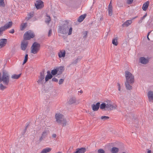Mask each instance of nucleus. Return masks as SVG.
Instances as JSON below:
<instances>
[{
    "label": "nucleus",
    "instance_id": "obj_1",
    "mask_svg": "<svg viewBox=\"0 0 153 153\" xmlns=\"http://www.w3.org/2000/svg\"><path fill=\"white\" fill-rule=\"evenodd\" d=\"M10 76L8 72L6 71H2V74L0 73V83L2 82L3 84H0V89L3 91L6 89L10 82Z\"/></svg>",
    "mask_w": 153,
    "mask_h": 153
},
{
    "label": "nucleus",
    "instance_id": "obj_2",
    "mask_svg": "<svg viewBox=\"0 0 153 153\" xmlns=\"http://www.w3.org/2000/svg\"><path fill=\"white\" fill-rule=\"evenodd\" d=\"M73 28L70 25L68 21H66L62 26H60L58 29V32L63 34L68 33V35H71L72 33Z\"/></svg>",
    "mask_w": 153,
    "mask_h": 153
},
{
    "label": "nucleus",
    "instance_id": "obj_3",
    "mask_svg": "<svg viewBox=\"0 0 153 153\" xmlns=\"http://www.w3.org/2000/svg\"><path fill=\"white\" fill-rule=\"evenodd\" d=\"M56 121L59 124H62L63 126H66V120L64 118L63 115L60 113H56L55 115Z\"/></svg>",
    "mask_w": 153,
    "mask_h": 153
},
{
    "label": "nucleus",
    "instance_id": "obj_4",
    "mask_svg": "<svg viewBox=\"0 0 153 153\" xmlns=\"http://www.w3.org/2000/svg\"><path fill=\"white\" fill-rule=\"evenodd\" d=\"M125 73L126 82H130V84H133L134 81V76L128 71H126Z\"/></svg>",
    "mask_w": 153,
    "mask_h": 153
},
{
    "label": "nucleus",
    "instance_id": "obj_5",
    "mask_svg": "<svg viewBox=\"0 0 153 153\" xmlns=\"http://www.w3.org/2000/svg\"><path fill=\"white\" fill-rule=\"evenodd\" d=\"M40 44L36 42H34L31 47V53H36L40 49Z\"/></svg>",
    "mask_w": 153,
    "mask_h": 153
},
{
    "label": "nucleus",
    "instance_id": "obj_6",
    "mask_svg": "<svg viewBox=\"0 0 153 153\" xmlns=\"http://www.w3.org/2000/svg\"><path fill=\"white\" fill-rule=\"evenodd\" d=\"M34 33L30 30H28L24 34L23 38L24 40L27 41L33 38L35 36Z\"/></svg>",
    "mask_w": 153,
    "mask_h": 153
},
{
    "label": "nucleus",
    "instance_id": "obj_7",
    "mask_svg": "<svg viewBox=\"0 0 153 153\" xmlns=\"http://www.w3.org/2000/svg\"><path fill=\"white\" fill-rule=\"evenodd\" d=\"M45 70L43 69L42 71L40 72V75L39 76V79L37 81L39 85H42L44 84V81L45 78Z\"/></svg>",
    "mask_w": 153,
    "mask_h": 153
},
{
    "label": "nucleus",
    "instance_id": "obj_8",
    "mask_svg": "<svg viewBox=\"0 0 153 153\" xmlns=\"http://www.w3.org/2000/svg\"><path fill=\"white\" fill-rule=\"evenodd\" d=\"M50 133V131L48 130H45L42 133L38 141L39 143L41 142L44 139H45L47 137L48 134Z\"/></svg>",
    "mask_w": 153,
    "mask_h": 153
},
{
    "label": "nucleus",
    "instance_id": "obj_9",
    "mask_svg": "<svg viewBox=\"0 0 153 153\" xmlns=\"http://www.w3.org/2000/svg\"><path fill=\"white\" fill-rule=\"evenodd\" d=\"M139 62L143 64L146 65L149 63V58H146L144 57H141L139 59Z\"/></svg>",
    "mask_w": 153,
    "mask_h": 153
},
{
    "label": "nucleus",
    "instance_id": "obj_10",
    "mask_svg": "<svg viewBox=\"0 0 153 153\" xmlns=\"http://www.w3.org/2000/svg\"><path fill=\"white\" fill-rule=\"evenodd\" d=\"M35 5L37 9H40L43 7V3L41 0H39L36 1Z\"/></svg>",
    "mask_w": 153,
    "mask_h": 153
},
{
    "label": "nucleus",
    "instance_id": "obj_11",
    "mask_svg": "<svg viewBox=\"0 0 153 153\" xmlns=\"http://www.w3.org/2000/svg\"><path fill=\"white\" fill-rule=\"evenodd\" d=\"M28 45V42L27 41L23 40L21 42V48L22 50L25 51L27 48Z\"/></svg>",
    "mask_w": 153,
    "mask_h": 153
},
{
    "label": "nucleus",
    "instance_id": "obj_12",
    "mask_svg": "<svg viewBox=\"0 0 153 153\" xmlns=\"http://www.w3.org/2000/svg\"><path fill=\"white\" fill-rule=\"evenodd\" d=\"M117 106L116 105H113L110 103H108L106 104V110H111L113 108L115 109Z\"/></svg>",
    "mask_w": 153,
    "mask_h": 153
},
{
    "label": "nucleus",
    "instance_id": "obj_13",
    "mask_svg": "<svg viewBox=\"0 0 153 153\" xmlns=\"http://www.w3.org/2000/svg\"><path fill=\"white\" fill-rule=\"evenodd\" d=\"M7 42V39H0V48H3L5 46Z\"/></svg>",
    "mask_w": 153,
    "mask_h": 153
},
{
    "label": "nucleus",
    "instance_id": "obj_14",
    "mask_svg": "<svg viewBox=\"0 0 153 153\" xmlns=\"http://www.w3.org/2000/svg\"><path fill=\"white\" fill-rule=\"evenodd\" d=\"M100 102H97L96 104H93L91 105V107L92 110L94 111H97L99 109L100 106Z\"/></svg>",
    "mask_w": 153,
    "mask_h": 153
},
{
    "label": "nucleus",
    "instance_id": "obj_15",
    "mask_svg": "<svg viewBox=\"0 0 153 153\" xmlns=\"http://www.w3.org/2000/svg\"><path fill=\"white\" fill-rule=\"evenodd\" d=\"M47 75L45 77V82L48 81L49 79H51L53 77V76L51 74L50 71H48L47 72Z\"/></svg>",
    "mask_w": 153,
    "mask_h": 153
},
{
    "label": "nucleus",
    "instance_id": "obj_16",
    "mask_svg": "<svg viewBox=\"0 0 153 153\" xmlns=\"http://www.w3.org/2000/svg\"><path fill=\"white\" fill-rule=\"evenodd\" d=\"M76 151L74 153H84L86 150L85 148H81L77 149Z\"/></svg>",
    "mask_w": 153,
    "mask_h": 153
},
{
    "label": "nucleus",
    "instance_id": "obj_17",
    "mask_svg": "<svg viewBox=\"0 0 153 153\" xmlns=\"http://www.w3.org/2000/svg\"><path fill=\"white\" fill-rule=\"evenodd\" d=\"M34 15V13L33 12L28 13L27 15V17H26L25 19L27 21H28L32 18Z\"/></svg>",
    "mask_w": 153,
    "mask_h": 153
},
{
    "label": "nucleus",
    "instance_id": "obj_18",
    "mask_svg": "<svg viewBox=\"0 0 153 153\" xmlns=\"http://www.w3.org/2000/svg\"><path fill=\"white\" fill-rule=\"evenodd\" d=\"M65 50H60L59 52L58 53V56L59 57H64L65 56Z\"/></svg>",
    "mask_w": 153,
    "mask_h": 153
},
{
    "label": "nucleus",
    "instance_id": "obj_19",
    "mask_svg": "<svg viewBox=\"0 0 153 153\" xmlns=\"http://www.w3.org/2000/svg\"><path fill=\"white\" fill-rule=\"evenodd\" d=\"M13 23L12 22H9L3 26L5 30L11 27Z\"/></svg>",
    "mask_w": 153,
    "mask_h": 153
},
{
    "label": "nucleus",
    "instance_id": "obj_20",
    "mask_svg": "<svg viewBox=\"0 0 153 153\" xmlns=\"http://www.w3.org/2000/svg\"><path fill=\"white\" fill-rule=\"evenodd\" d=\"M76 102V99L75 97H70L68 103L71 105L75 103Z\"/></svg>",
    "mask_w": 153,
    "mask_h": 153
},
{
    "label": "nucleus",
    "instance_id": "obj_21",
    "mask_svg": "<svg viewBox=\"0 0 153 153\" xmlns=\"http://www.w3.org/2000/svg\"><path fill=\"white\" fill-rule=\"evenodd\" d=\"M56 69L57 72V74L59 75L61 74L63 71L64 70V67L63 66L58 67L56 68Z\"/></svg>",
    "mask_w": 153,
    "mask_h": 153
},
{
    "label": "nucleus",
    "instance_id": "obj_22",
    "mask_svg": "<svg viewBox=\"0 0 153 153\" xmlns=\"http://www.w3.org/2000/svg\"><path fill=\"white\" fill-rule=\"evenodd\" d=\"M148 96L150 101L153 100V91H149L148 93Z\"/></svg>",
    "mask_w": 153,
    "mask_h": 153
},
{
    "label": "nucleus",
    "instance_id": "obj_23",
    "mask_svg": "<svg viewBox=\"0 0 153 153\" xmlns=\"http://www.w3.org/2000/svg\"><path fill=\"white\" fill-rule=\"evenodd\" d=\"M132 22L131 20L126 21L122 25L123 27H127L130 25Z\"/></svg>",
    "mask_w": 153,
    "mask_h": 153
},
{
    "label": "nucleus",
    "instance_id": "obj_24",
    "mask_svg": "<svg viewBox=\"0 0 153 153\" xmlns=\"http://www.w3.org/2000/svg\"><path fill=\"white\" fill-rule=\"evenodd\" d=\"M86 16V14H84L83 15H81L79 16L78 19V21L79 22H82L84 19L85 18Z\"/></svg>",
    "mask_w": 153,
    "mask_h": 153
},
{
    "label": "nucleus",
    "instance_id": "obj_25",
    "mask_svg": "<svg viewBox=\"0 0 153 153\" xmlns=\"http://www.w3.org/2000/svg\"><path fill=\"white\" fill-rule=\"evenodd\" d=\"M130 82H126L125 83L126 88L127 90H131L132 89V87L131 85Z\"/></svg>",
    "mask_w": 153,
    "mask_h": 153
},
{
    "label": "nucleus",
    "instance_id": "obj_26",
    "mask_svg": "<svg viewBox=\"0 0 153 153\" xmlns=\"http://www.w3.org/2000/svg\"><path fill=\"white\" fill-rule=\"evenodd\" d=\"M149 2L147 1L143 4L142 9L143 10L146 11L147 10L149 7Z\"/></svg>",
    "mask_w": 153,
    "mask_h": 153
},
{
    "label": "nucleus",
    "instance_id": "obj_27",
    "mask_svg": "<svg viewBox=\"0 0 153 153\" xmlns=\"http://www.w3.org/2000/svg\"><path fill=\"white\" fill-rule=\"evenodd\" d=\"M51 150V149L48 147L42 150L41 153H47L50 152Z\"/></svg>",
    "mask_w": 153,
    "mask_h": 153
},
{
    "label": "nucleus",
    "instance_id": "obj_28",
    "mask_svg": "<svg viewBox=\"0 0 153 153\" xmlns=\"http://www.w3.org/2000/svg\"><path fill=\"white\" fill-rule=\"evenodd\" d=\"M46 16L47 18L45 19V22L46 23L48 24L51 21V18L48 14H46Z\"/></svg>",
    "mask_w": 153,
    "mask_h": 153
},
{
    "label": "nucleus",
    "instance_id": "obj_29",
    "mask_svg": "<svg viewBox=\"0 0 153 153\" xmlns=\"http://www.w3.org/2000/svg\"><path fill=\"white\" fill-rule=\"evenodd\" d=\"M119 149L118 148L116 147H113L111 150V152L112 153H117L119 152Z\"/></svg>",
    "mask_w": 153,
    "mask_h": 153
},
{
    "label": "nucleus",
    "instance_id": "obj_30",
    "mask_svg": "<svg viewBox=\"0 0 153 153\" xmlns=\"http://www.w3.org/2000/svg\"><path fill=\"white\" fill-rule=\"evenodd\" d=\"M82 58L81 56H78L75 60H74L72 62V64H76L79 61H80Z\"/></svg>",
    "mask_w": 153,
    "mask_h": 153
},
{
    "label": "nucleus",
    "instance_id": "obj_31",
    "mask_svg": "<svg viewBox=\"0 0 153 153\" xmlns=\"http://www.w3.org/2000/svg\"><path fill=\"white\" fill-rule=\"evenodd\" d=\"M27 23H22L20 26V29L21 30H24L27 26Z\"/></svg>",
    "mask_w": 153,
    "mask_h": 153
},
{
    "label": "nucleus",
    "instance_id": "obj_32",
    "mask_svg": "<svg viewBox=\"0 0 153 153\" xmlns=\"http://www.w3.org/2000/svg\"><path fill=\"white\" fill-rule=\"evenodd\" d=\"M100 108L104 111L106 110V104L105 103H102L100 105Z\"/></svg>",
    "mask_w": 153,
    "mask_h": 153
},
{
    "label": "nucleus",
    "instance_id": "obj_33",
    "mask_svg": "<svg viewBox=\"0 0 153 153\" xmlns=\"http://www.w3.org/2000/svg\"><path fill=\"white\" fill-rule=\"evenodd\" d=\"M21 75V74L18 75L14 74L12 75L11 77L12 79H17L20 77Z\"/></svg>",
    "mask_w": 153,
    "mask_h": 153
},
{
    "label": "nucleus",
    "instance_id": "obj_34",
    "mask_svg": "<svg viewBox=\"0 0 153 153\" xmlns=\"http://www.w3.org/2000/svg\"><path fill=\"white\" fill-rule=\"evenodd\" d=\"M117 39L118 38L117 37L113 39L112 41V43L115 46H117V45L118 44V43L117 42Z\"/></svg>",
    "mask_w": 153,
    "mask_h": 153
},
{
    "label": "nucleus",
    "instance_id": "obj_35",
    "mask_svg": "<svg viewBox=\"0 0 153 153\" xmlns=\"http://www.w3.org/2000/svg\"><path fill=\"white\" fill-rule=\"evenodd\" d=\"M51 73L52 76L53 75H55L56 74H57V72L56 68V69H54L52 70V71Z\"/></svg>",
    "mask_w": 153,
    "mask_h": 153
},
{
    "label": "nucleus",
    "instance_id": "obj_36",
    "mask_svg": "<svg viewBox=\"0 0 153 153\" xmlns=\"http://www.w3.org/2000/svg\"><path fill=\"white\" fill-rule=\"evenodd\" d=\"M108 15L109 16H111L112 14L113 10L112 7L108 8Z\"/></svg>",
    "mask_w": 153,
    "mask_h": 153
},
{
    "label": "nucleus",
    "instance_id": "obj_37",
    "mask_svg": "<svg viewBox=\"0 0 153 153\" xmlns=\"http://www.w3.org/2000/svg\"><path fill=\"white\" fill-rule=\"evenodd\" d=\"M5 30L4 28L3 27V26L0 27V36L2 35L3 32Z\"/></svg>",
    "mask_w": 153,
    "mask_h": 153
},
{
    "label": "nucleus",
    "instance_id": "obj_38",
    "mask_svg": "<svg viewBox=\"0 0 153 153\" xmlns=\"http://www.w3.org/2000/svg\"><path fill=\"white\" fill-rule=\"evenodd\" d=\"M4 0H0V7H4L5 6V4L4 2Z\"/></svg>",
    "mask_w": 153,
    "mask_h": 153
},
{
    "label": "nucleus",
    "instance_id": "obj_39",
    "mask_svg": "<svg viewBox=\"0 0 153 153\" xmlns=\"http://www.w3.org/2000/svg\"><path fill=\"white\" fill-rule=\"evenodd\" d=\"M28 55L27 54H26L25 55V59L23 62V65H24L25 64L27 61L28 60Z\"/></svg>",
    "mask_w": 153,
    "mask_h": 153
},
{
    "label": "nucleus",
    "instance_id": "obj_40",
    "mask_svg": "<svg viewBox=\"0 0 153 153\" xmlns=\"http://www.w3.org/2000/svg\"><path fill=\"white\" fill-rule=\"evenodd\" d=\"M87 31H84L83 32V38L85 39L87 37Z\"/></svg>",
    "mask_w": 153,
    "mask_h": 153
},
{
    "label": "nucleus",
    "instance_id": "obj_41",
    "mask_svg": "<svg viewBox=\"0 0 153 153\" xmlns=\"http://www.w3.org/2000/svg\"><path fill=\"white\" fill-rule=\"evenodd\" d=\"M109 118V117H108L106 116H102L101 117V119L103 120H104L108 119Z\"/></svg>",
    "mask_w": 153,
    "mask_h": 153
},
{
    "label": "nucleus",
    "instance_id": "obj_42",
    "mask_svg": "<svg viewBox=\"0 0 153 153\" xmlns=\"http://www.w3.org/2000/svg\"><path fill=\"white\" fill-rule=\"evenodd\" d=\"M105 152L104 150L102 149H100L98 150V153H105Z\"/></svg>",
    "mask_w": 153,
    "mask_h": 153
},
{
    "label": "nucleus",
    "instance_id": "obj_43",
    "mask_svg": "<svg viewBox=\"0 0 153 153\" xmlns=\"http://www.w3.org/2000/svg\"><path fill=\"white\" fill-rule=\"evenodd\" d=\"M64 79H60L59 81V85L62 84L63 83V82H64Z\"/></svg>",
    "mask_w": 153,
    "mask_h": 153
},
{
    "label": "nucleus",
    "instance_id": "obj_44",
    "mask_svg": "<svg viewBox=\"0 0 153 153\" xmlns=\"http://www.w3.org/2000/svg\"><path fill=\"white\" fill-rule=\"evenodd\" d=\"M133 0H127V3L128 4H130L132 3Z\"/></svg>",
    "mask_w": 153,
    "mask_h": 153
},
{
    "label": "nucleus",
    "instance_id": "obj_45",
    "mask_svg": "<svg viewBox=\"0 0 153 153\" xmlns=\"http://www.w3.org/2000/svg\"><path fill=\"white\" fill-rule=\"evenodd\" d=\"M52 81L56 82H58V80L55 77H53L52 79Z\"/></svg>",
    "mask_w": 153,
    "mask_h": 153
},
{
    "label": "nucleus",
    "instance_id": "obj_46",
    "mask_svg": "<svg viewBox=\"0 0 153 153\" xmlns=\"http://www.w3.org/2000/svg\"><path fill=\"white\" fill-rule=\"evenodd\" d=\"M117 85L118 90L119 91H120V89H121L120 85L119 83H117Z\"/></svg>",
    "mask_w": 153,
    "mask_h": 153
},
{
    "label": "nucleus",
    "instance_id": "obj_47",
    "mask_svg": "<svg viewBox=\"0 0 153 153\" xmlns=\"http://www.w3.org/2000/svg\"><path fill=\"white\" fill-rule=\"evenodd\" d=\"M52 30L51 29H50L48 33V36H50L51 35Z\"/></svg>",
    "mask_w": 153,
    "mask_h": 153
},
{
    "label": "nucleus",
    "instance_id": "obj_48",
    "mask_svg": "<svg viewBox=\"0 0 153 153\" xmlns=\"http://www.w3.org/2000/svg\"><path fill=\"white\" fill-rule=\"evenodd\" d=\"M15 31L14 29H12L9 31V32L10 33H14Z\"/></svg>",
    "mask_w": 153,
    "mask_h": 153
},
{
    "label": "nucleus",
    "instance_id": "obj_49",
    "mask_svg": "<svg viewBox=\"0 0 153 153\" xmlns=\"http://www.w3.org/2000/svg\"><path fill=\"white\" fill-rule=\"evenodd\" d=\"M56 135L55 134H53L52 135V137L53 138H55L56 137Z\"/></svg>",
    "mask_w": 153,
    "mask_h": 153
},
{
    "label": "nucleus",
    "instance_id": "obj_50",
    "mask_svg": "<svg viewBox=\"0 0 153 153\" xmlns=\"http://www.w3.org/2000/svg\"><path fill=\"white\" fill-rule=\"evenodd\" d=\"M147 16V14L146 13L143 17L141 18V19L142 20L144 19Z\"/></svg>",
    "mask_w": 153,
    "mask_h": 153
},
{
    "label": "nucleus",
    "instance_id": "obj_51",
    "mask_svg": "<svg viewBox=\"0 0 153 153\" xmlns=\"http://www.w3.org/2000/svg\"><path fill=\"white\" fill-rule=\"evenodd\" d=\"M151 32V31H150L148 33V34H147V38L149 40H150V39L149 38V35Z\"/></svg>",
    "mask_w": 153,
    "mask_h": 153
},
{
    "label": "nucleus",
    "instance_id": "obj_52",
    "mask_svg": "<svg viewBox=\"0 0 153 153\" xmlns=\"http://www.w3.org/2000/svg\"><path fill=\"white\" fill-rule=\"evenodd\" d=\"M109 7H112V4H111V1H110V3L108 5V8H109Z\"/></svg>",
    "mask_w": 153,
    "mask_h": 153
},
{
    "label": "nucleus",
    "instance_id": "obj_53",
    "mask_svg": "<svg viewBox=\"0 0 153 153\" xmlns=\"http://www.w3.org/2000/svg\"><path fill=\"white\" fill-rule=\"evenodd\" d=\"M29 126V124H28L27 125V126L25 127V132L26 129H27V128L28 127V126Z\"/></svg>",
    "mask_w": 153,
    "mask_h": 153
},
{
    "label": "nucleus",
    "instance_id": "obj_54",
    "mask_svg": "<svg viewBox=\"0 0 153 153\" xmlns=\"http://www.w3.org/2000/svg\"><path fill=\"white\" fill-rule=\"evenodd\" d=\"M148 153H152L151 151V150H149L147 152Z\"/></svg>",
    "mask_w": 153,
    "mask_h": 153
},
{
    "label": "nucleus",
    "instance_id": "obj_55",
    "mask_svg": "<svg viewBox=\"0 0 153 153\" xmlns=\"http://www.w3.org/2000/svg\"><path fill=\"white\" fill-rule=\"evenodd\" d=\"M136 17H135L133 18H132V19H135Z\"/></svg>",
    "mask_w": 153,
    "mask_h": 153
},
{
    "label": "nucleus",
    "instance_id": "obj_56",
    "mask_svg": "<svg viewBox=\"0 0 153 153\" xmlns=\"http://www.w3.org/2000/svg\"><path fill=\"white\" fill-rule=\"evenodd\" d=\"M80 92L81 93H82L83 92V91H81H81H80Z\"/></svg>",
    "mask_w": 153,
    "mask_h": 153
},
{
    "label": "nucleus",
    "instance_id": "obj_57",
    "mask_svg": "<svg viewBox=\"0 0 153 153\" xmlns=\"http://www.w3.org/2000/svg\"><path fill=\"white\" fill-rule=\"evenodd\" d=\"M12 153H16L15 152H13Z\"/></svg>",
    "mask_w": 153,
    "mask_h": 153
},
{
    "label": "nucleus",
    "instance_id": "obj_58",
    "mask_svg": "<svg viewBox=\"0 0 153 153\" xmlns=\"http://www.w3.org/2000/svg\"><path fill=\"white\" fill-rule=\"evenodd\" d=\"M122 153H126L125 152H123Z\"/></svg>",
    "mask_w": 153,
    "mask_h": 153
}]
</instances>
